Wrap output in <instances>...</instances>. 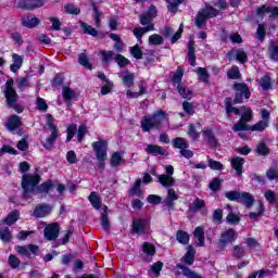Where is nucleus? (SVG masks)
Wrapping results in <instances>:
<instances>
[{
    "instance_id": "56",
    "label": "nucleus",
    "mask_w": 278,
    "mask_h": 278,
    "mask_svg": "<svg viewBox=\"0 0 278 278\" xmlns=\"http://www.w3.org/2000/svg\"><path fill=\"white\" fill-rule=\"evenodd\" d=\"M149 42L150 45H154V46L163 45L164 38L157 34H154L149 37Z\"/></svg>"
},
{
    "instance_id": "10",
    "label": "nucleus",
    "mask_w": 278,
    "mask_h": 278,
    "mask_svg": "<svg viewBox=\"0 0 278 278\" xmlns=\"http://www.w3.org/2000/svg\"><path fill=\"white\" fill-rule=\"evenodd\" d=\"M238 240V233L233 230V228H229L222 232L219 238L220 247H227V244H231Z\"/></svg>"
},
{
    "instance_id": "44",
    "label": "nucleus",
    "mask_w": 278,
    "mask_h": 278,
    "mask_svg": "<svg viewBox=\"0 0 278 278\" xmlns=\"http://www.w3.org/2000/svg\"><path fill=\"white\" fill-rule=\"evenodd\" d=\"M232 54L236 56V59L239 62H241V64H244V62H247V60H248L247 52H244V50H242V49L233 50Z\"/></svg>"
},
{
    "instance_id": "21",
    "label": "nucleus",
    "mask_w": 278,
    "mask_h": 278,
    "mask_svg": "<svg viewBox=\"0 0 278 278\" xmlns=\"http://www.w3.org/2000/svg\"><path fill=\"white\" fill-rule=\"evenodd\" d=\"M134 233H147V220L146 219H135L132 222Z\"/></svg>"
},
{
    "instance_id": "35",
    "label": "nucleus",
    "mask_w": 278,
    "mask_h": 278,
    "mask_svg": "<svg viewBox=\"0 0 278 278\" xmlns=\"http://www.w3.org/2000/svg\"><path fill=\"white\" fill-rule=\"evenodd\" d=\"M227 210H229V214L226 217V220L229 225H238L240 223V217L233 213H231V205H226Z\"/></svg>"
},
{
    "instance_id": "15",
    "label": "nucleus",
    "mask_w": 278,
    "mask_h": 278,
    "mask_svg": "<svg viewBox=\"0 0 278 278\" xmlns=\"http://www.w3.org/2000/svg\"><path fill=\"white\" fill-rule=\"evenodd\" d=\"M15 251L20 253V255H25L26 257H29V255H36L38 253L39 249L38 245L29 244V245H17L15 247Z\"/></svg>"
},
{
    "instance_id": "32",
    "label": "nucleus",
    "mask_w": 278,
    "mask_h": 278,
    "mask_svg": "<svg viewBox=\"0 0 278 278\" xmlns=\"http://www.w3.org/2000/svg\"><path fill=\"white\" fill-rule=\"evenodd\" d=\"M63 99L66 103L73 101V99H75V97H77V93H75V90L68 88V87H63Z\"/></svg>"
},
{
    "instance_id": "31",
    "label": "nucleus",
    "mask_w": 278,
    "mask_h": 278,
    "mask_svg": "<svg viewBox=\"0 0 278 278\" xmlns=\"http://www.w3.org/2000/svg\"><path fill=\"white\" fill-rule=\"evenodd\" d=\"M268 125V121L262 119L252 126H248V131H264Z\"/></svg>"
},
{
    "instance_id": "22",
    "label": "nucleus",
    "mask_w": 278,
    "mask_h": 278,
    "mask_svg": "<svg viewBox=\"0 0 278 278\" xmlns=\"http://www.w3.org/2000/svg\"><path fill=\"white\" fill-rule=\"evenodd\" d=\"M239 203H242L245 207H253V203H255V198L253 194L249 192H241L239 197Z\"/></svg>"
},
{
    "instance_id": "41",
    "label": "nucleus",
    "mask_w": 278,
    "mask_h": 278,
    "mask_svg": "<svg viewBox=\"0 0 278 278\" xmlns=\"http://www.w3.org/2000/svg\"><path fill=\"white\" fill-rule=\"evenodd\" d=\"M78 64H80V66H84L85 68H88L89 71H92V65L90 64V61L88 60V55H86V53H80L78 55Z\"/></svg>"
},
{
    "instance_id": "45",
    "label": "nucleus",
    "mask_w": 278,
    "mask_h": 278,
    "mask_svg": "<svg viewBox=\"0 0 278 278\" xmlns=\"http://www.w3.org/2000/svg\"><path fill=\"white\" fill-rule=\"evenodd\" d=\"M122 79L124 86H126L127 88H131V86H134V74L126 72Z\"/></svg>"
},
{
    "instance_id": "52",
    "label": "nucleus",
    "mask_w": 278,
    "mask_h": 278,
    "mask_svg": "<svg viewBox=\"0 0 278 278\" xmlns=\"http://www.w3.org/2000/svg\"><path fill=\"white\" fill-rule=\"evenodd\" d=\"M256 38L257 40H261V42L264 41V38H266V26L264 24H258Z\"/></svg>"
},
{
    "instance_id": "18",
    "label": "nucleus",
    "mask_w": 278,
    "mask_h": 278,
    "mask_svg": "<svg viewBox=\"0 0 278 278\" xmlns=\"http://www.w3.org/2000/svg\"><path fill=\"white\" fill-rule=\"evenodd\" d=\"M22 25L28 29H34V27H38V25H40V18L34 15L24 16L22 17Z\"/></svg>"
},
{
    "instance_id": "24",
    "label": "nucleus",
    "mask_w": 278,
    "mask_h": 278,
    "mask_svg": "<svg viewBox=\"0 0 278 278\" xmlns=\"http://www.w3.org/2000/svg\"><path fill=\"white\" fill-rule=\"evenodd\" d=\"M148 155H165L166 150L156 144H148L146 148Z\"/></svg>"
},
{
    "instance_id": "34",
    "label": "nucleus",
    "mask_w": 278,
    "mask_h": 278,
    "mask_svg": "<svg viewBox=\"0 0 278 278\" xmlns=\"http://www.w3.org/2000/svg\"><path fill=\"white\" fill-rule=\"evenodd\" d=\"M188 60L191 66H197V58L194 56V42L188 43Z\"/></svg>"
},
{
    "instance_id": "2",
    "label": "nucleus",
    "mask_w": 278,
    "mask_h": 278,
    "mask_svg": "<svg viewBox=\"0 0 278 278\" xmlns=\"http://www.w3.org/2000/svg\"><path fill=\"white\" fill-rule=\"evenodd\" d=\"M38 184H40V176L25 174L22 178V188L24 190L25 197H27V194H29L30 192H33V194H36L38 192L47 193L49 192V190H51L53 186L51 181H46L36 188Z\"/></svg>"
},
{
    "instance_id": "49",
    "label": "nucleus",
    "mask_w": 278,
    "mask_h": 278,
    "mask_svg": "<svg viewBox=\"0 0 278 278\" xmlns=\"http://www.w3.org/2000/svg\"><path fill=\"white\" fill-rule=\"evenodd\" d=\"M168 5V10L169 12H177V9L179 8V5H181V3H184V0H166Z\"/></svg>"
},
{
    "instance_id": "9",
    "label": "nucleus",
    "mask_w": 278,
    "mask_h": 278,
    "mask_svg": "<svg viewBox=\"0 0 278 278\" xmlns=\"http://www.w3.org/2000/svg\"><path fill=\"white\" fill-rule=\"evenodd\" d=\"M12 86H14V79L11 78L7 81L4 91L5 99L10 108H14V103H16V100L18 99V94Z\"/></svg>"
},
{
    "instance_id": "55",
    "label": "nucleus",
    "mask_w": 278,
    "mask_h": 278,
    "mask_svg": "<svg viewBox=\"0 0 278 278\" xmlns=\"http://www.w3.org/2000/svg\"><path fill=\"white\" fill-rule=\"evenodd\" d=\"M80 27L84 29L85 34H88L89 36H97V29H94L92 26L81 22Z\"/></svg>"
},
{
    "instance_id": "58",
    "label": "nucleus",
    "mask_w": 278,
    "mask_h": 278,
    "mask_svg": "<svg viewBox=\"0 0 278 278\" xmlns=\"http://www.w3.org/2000/svg\"><path fill=\"white\" fill-rule=\"evenodd\" d=\"M269 55L271 60L278 61V43L277 42H273L269 46Z\"/></svg>"
},
{
    "instance_id": "62",
    "label": "nucleus",
    "mask_w": 278,
    "mask_h": 278,
    "mask_svg": "<svg viewBox=\"0 0 278 278\" xmlns=\"http://www.w3.org/2000/svg\"><path fill=\"white\" fill-rule=\"evenodd\" d=\"M66 161L68 164H77L78 160H77V154L75 153V151H68L66 153Z\"/></svg>"
},
{
    "instance_id": "59",
    "label": "nucleus",
    "mask_w": 278,
    "mask_h": 278,
    "mask_svg": "<svg viewBox=\"0 0 278 278\" xmlns=\"http://www.w3.org/2000/svg\"><path fill=\"white\" fill-rule=\"evenodd\" d=\"M130 53L136 60L142 59V50L140 49V46L136 45L130 48Z\"/></svg>"
},
{
    "instance_id": "42",
    "label": "nucleus",
    "mask_w": 278,
    "mask_h": 278,
    "mask_svg": "<svg viewBox=\"0 0 278 278\" xmlns=\"http://www.w3.org/2000/svg\"><path fill=\"white\" fill-rule=\"evenodd\" d=\"M194 72L199 75L200 81H203L204 84H207V81H210V75H207V70L206 68L199 67Z\"/></svg>"
},
{
    "instance_id": "4",
    "label": "nucleus",
    "mask_w": 278,
    "mask_h": 278,
    "mask_svg": "<svg viewBox=\"0 0 278 278\" xmlns=\"http://www.w3.org/2000/svg\"><path fill=\"white\" fill-rule=\"evenodd\" d=\"M241 118L238 123L233 125V131H249L250 121H253V110L251 108L241 106Z\"/></svg>"
},
{
    "instance_id": "33",
    "label": "nucleus",
    "mask_w": 278,
    "mask_h": 278,
    "mask_svg": "<svg viewBox=\"0 0 278 278\" xmlns=\"http://www.w3.org/2000/svg\"><path fill=\"white\" fill-rule=\"evenodd\" d=\"M140 186H142V180L137 179L134 187L129 190V197H140V194H142V189H140Z\"/></svg>"
},
{
    "instance_id": "26",
    "label": "nucleus",
    "mask_w": 278,
    "mask_h": 278,
    "mask_svg": "<svg viewBox=\"0 0 278 278\" xmlns=\"http://www.w3.org/2000/svg\"><path fill=\"white\" fill-rule=\"evenodd\" d=\"M176 268H179V270H181V275H184V277L187 278H203L202 275L197 274L195 271L191 270L190 268L181 265V264H177Z\"/></svg>"
},
{
    "instance_id": "6",
    "label": "nucleus",
    "mask_w": 278,
    "mask_h": 278,
    "mask_svg": "<svg viewBox=\"0 0 278 278\" xmlns=\"http://www.w3.org/2000/svg\"><path fill=\"white\" fill-rule=\"evenodd\" d=\"M92 149L96 153L97 160L100 161V168H103V163L108 160V141H96L92 143Z\"/></svg>"
},
{
    "instance_id": "48",
    "label": "nucleus",
    "mask_w": 278,
    "mask_h": 278,
    "mask_svg": "<svg viewBox=\"0 0 278 278\" xmlns=\"http://www.w3.org/2000/svg\"><path fill=\"white\" fill-rule=\"evenodd\" d=\"M227 77L228 79H240V68L236 65L232 66V68L227 72Z\"/></svg>"
},
{
    "instance_id": "28",
    "label": "nucleus",
    "mask_w": 278,
    "mask_h": 278,
    "mask_svg": "<svg viewBox=\"0 0 278 278\" xmlns=\"http://www.w3.org/2000/svg\"><path fill=\"white\" fill-rule=\"evenodd\" d=\"M155 29V26L153 24L148 25L147 27L141 28H135L134 29V36H136L137 40H142V36L149 31H153Z\"/></svg>"
},
{
    "instance_id": "63",
    "label": "nucleus",
    "mask_w": 278,
    "mask_h": 278,
    "mask_svg": "<svg viewBox=\"0 0 278 278\" xmlns=\"http://www.w3.org/2000/svg\"><path fill=\"white\" fill-rule=\"evenodd\" d=\"M115 62H117V64H118V66H121V68H123L129 64V61L127 60V58L123 56V54H118L115 58Z\"/></svg>"
},
{
    "instance_id": "12",
    "label": "nucleus",
    "mask_w": 278,
    "mask_h": 278,
    "mask_svg": "<svg viewBox=\"0 0 278 278\" xmlns=\"http://www.w3.org/2000/svg\"><path fill=\"white\" fill-rule=\"evenodd\" d=\"M257 16L261 18H264L266 14H269V18H277L278 16V7H268V5H263L256 10Z\"/></svg>"
},
{
    "instance_id": "57",
    "label": "nucleus",
    "mask_w": 278,
    "mask_h": 278,
    "mask_svg": "<svg viewBox=\"0 0 278 278\" xmlns=\"http://www.w3.org/2000/svg\"><path fill=\"white\" fill-rule=\"evenodd\" d=\"M184 77V67H178L174 74L173 81L178 86L181 85V78Z\"/></svg>"
},
{
    "instance_id": "23",
    "label": "nucleus",
    "mask_w": 278,
    "mask_h": 278,
    "mask_svg": "<svg viewBox=\"0 0 278 278\" xmlns=\"http://www.w3.org/2000/svg\"><path fill=\"white\" fill-rule=\"evenodd\" d=\"M201 130V124H190L189 125V129H188V136L189 138H191V140H198L199 138H201V132H199Z\"/></svg>"
},
{
    "instance_id": "43",
    "label": "nucleus",
    "mask_w": 278,
    "mask_h": 278,
    "mask_svg": "<svg viewBox=\"0 0 278 278\" xmlns=\"http://www.w3.org/2000/svg\"><path fill=\"white\" fill-rule=\"evenodd\" d=\"M203 136H205V138H207L210 144H212V147H216V137H214V132H212V129L210 128H205L202 130Z\"/></svg>"
},
{
    "instance_id": "61",
    "label": "nucleus",
    "mask_w": 278,
    "mask_h": 278,
    "mask_svg": "<svg viewBox=\"0 0 278 278\" xmlns=\"http://www.w3.org/2000/svg\"><path fill=\"white\" fill-rule=\"evenodd\" d=\"M182 110L184 112H186V114H188L189 116H192L194 114V106L192 105V103L185 101L182 103Z\"/></svg>"
},
{
    "instance_id": "36",
    "label": "nucleus",
    "mask_w": 278,
    "mask_h": 278,
    "mask_svg": "<svg viewBox=\"0 0 278 278\" xmlns=\"http://www.w3.org/2000/svg\"><path fill=\"white\" fill-rule=\"evenodd\" d=\"M177 88L182 99H188V100L192 99L193 97L192 90H190L189 88H186V86L184 85H178Z\"/></svg>"
},
{
    "instance_id": "64",
    "label": "nucleus",
    "mask_w": 278,
    "mask_h": 278,
    "mask_svg": "<svg viewBox=\"0 0 278 278\" xmlns=\"http://www.w3.org/2000/svg\"><path fill=\"white\" fill-rule=\"evenodd\" d=\"M267 178L270 179V181L276 180L278 181V169L277 168H269L266 173Z\"/></svg>"
},
{
    "instance_id": "27",
    "label": "nucleus",
    "mask_w": 278,
    "mask_h": 278,
    "mask_svg": "<svg viewBox=\"0 0 278 278\" xmlns=\"http://www.w3.org/2000/svg\"><path fill=\"white\" fill-rule=\"evenodd\" d=\"M231 166L236 170L237 175L242 176V167L244 166V159L236 156L231 160Z\"/></svg>"
},
{
    "instance_id": "60",
    "label": "nucleus",
    "mask_w": 278,
    "mask_h": 278,
    "mask_svg": "<svg viewBox=\"0 0 278 278\" xmlns=\"http://www.w3.org/2000/svg\"><path fill=\"white\" fill-rule=\"evenodd\" d=\"M261 86L263 90H270V88H273V85L270 83V77L264 76L263 78H261Z\"/></svg>"
},
{
    "instance_id": "3",
    "label": "nucleus",
    "mask_w": 278,
    "mask_h": 278,
    "mask_svg": "<svg viewBox=\"0 0 278 278\" xmlns=\"http://www.w3.org/2000/svg\"><path fill=\"white\" fill-rule=\"evenodd\" d=\"M166 121V113L159 111L153 115H146L141 119V129L144 132L151 131V129H159Z\"/></svg>"
},
{
    "instance_id": "53",
    "label": "nucleus",
    "mask_w": 278,
    "mask_h": 278,
    "mask_svg": "<svg viewBox=\"0 0 278 278\" xmlns=\"http://www.w3.org/2000/svg\"><path fill=\"white\" fill-rule=\"evenodd\" d=\"M264 197L268 203H275V201H278V193H275L273 190L265 191Z\"/></svg>"
},
{
    "instance_id": "51",
    "label": "nucleus",
    "mask_w": 278,
    "mask_h": 278,
    "mask_svg": "<svg viewBox=\"0 0 278 278\" xmlns=\"http://www.w3.org/2000/svg\"><path fill=\"white\" fill-rule=\"evenodd\" d=\"M0 238L3 242H10L12 240V232H10V228L0 229Z\"/></svg>"
},
{
    "instance_id": "19",
    "label": "nucleus",
    "mask_w": 278,
    "mask_h": 278,
    "mask_svg": "<svg viewBox=\"0 0 278 278\" xmlns=\"http://www.w3.org/2000/svg\"><path fill=\"white\" fill-rule=\"evenodd\" d=\"M4 125L9 131H14V129H18L23 123L21 122V117H18V115H12L8 118Z\"/></svg>"
},
{
    "instance_id": "40",
    "label": "nucleus",
    "mask_w": 278,
    "mask_h": 278,
    "mask_svg": "<svg viewBox=\"0 0 278 278\" xmlns=\"http://www.w3.org/2000/svg\"><path fill=\"white\" fill-rule=\"evenodd\" d=\"M176 240L180 244H188V242H190V236L184 230H178L176 233Z\"/></svg>"
},
{
    "instance_id": "30",
    "label": "nucleus",
    "mask_w": 278,
    "mask_h": 278,
    "mask_svg": "<svg viewBox=\"0 0 278 278\" xmlns=\"http://www.w3.org/2000/svg\"><path fill=\"white\" fill-rule=\"evenodd\" d=\"M123 164H125V159L123 157V153L122 152L113 153L111 157V166L116 168L118 166H123Z\"/></svg>"
},
{
    "instance_id": "11",
    "label": "nucleus",
    "mask_w": 278,
    "mask_h": 278,
    "mask_svg": "<svg viewBox=\"0 0 278 278\" xmlns=\"http://www.w3.org/2000/svg\"><path fill=\"white\" fill-rule=\"evenodd\" d=\"M43 236L49 241L58 240V236H60V225L58 224H50L43 230Z\"/></svg>"
},
{
    "instance_id": "20",
    "label": "nucleus",
    "mask_w": 278,
    "mask_h": 278,
    "mask_svg": "<svg viewBox=\"0 0 278 278\" xmlns=\"http://www.w3.org/2000/svg\"><path fill=\"white\" fill-rule=\"evenodd\" d=\"M194 255H197L194 248L188 247L187 253L182 256L181 262L187 264V266H192L194 264Z\"/></svg>"
},
{
    "instance_id": "7",
    "label": "nucleus",
    "mask_w": 278,
    "mask_h": 278,
    "mask_svg": "<svg viewBox=\"0 0 278 278\" xmlns=\"http://www.w3.org/2000/svg\"><path fill=\"white\" fill-rule=\"evenodd\" d=\"M164 168L165 174L157 176L159 184L164 188H172V186H175V178L173 177L175 175V167L173 165H165Z\"/></svg>"
},
{
    "instance_id": "8",
    "label": "nucleus",
    "mask_w": 278,
    "mask_h": 278,
    "mask_svg": "<svg viewBox=\"0 0 278 278\" xmlns=\"http://www.w3.org/2000/svg\"><path fill=\"white\" fill-rule=\"evenodd\" d=\"M47 125L50 127L52 132H51L50 137L47 139L43 147L46 149H51V147H53V142H55V140H58L59 134H58V126H55L53 116L50 114L47 115Z\"/></svg>"
},
{
    "instance_id": "16",
    "label": "nucleus",
    "mask_w": 278,
    "mask_h": 278,
    "mask_svg": "<svg viewBox=\"0 0 278 278\" xmlns=\"http://www.w3.org/2000/svg\"><path fill=\"white\" fill-rule=\"evenodd\" d=\"M53 210L49 204H39L35 207L34 216L36 218H45V216H49V213Z\"/></svg>"
},
{
    "instance_id": "39",
    "label": "nucleus",
    "mask_w": 278,
    "mask_h": 278,
    "mask_svg": "<svg viewBox=\"0 0 278 278\" xmlns=\"http://www.w3.org/2000/svg\"><path fill=\"white\" fill-rule=\"evenodd\" d=\"M18 216H21V213L18 211L11 212L5 219L2 220V223H5V225H14L16 220H18Z\"/></svg>"
},
{
    "instance_id": "47",
    "label": "nucleus",
    "mask_w": 278,
    "mask_h": 278,
    "mask_svg": "<svg viewBox=\"0 0 278 278\" xmlns=\"http://www.w3.org/2000/svg\"><path fill=\"white\" fill-rule=\"evenodd\" d=\"M48 20L52 24L51 29L53 31H60V29H62V22H60V18H58L55 16H51V17H48Z\"/></svg>"
},
{
    "instance_id": "29",
    "label": "nucleus",
    "mask_w": 278,
    "mask_h": 278,
    "mask_svg": "<svg viewBox=\"0 0 278 278\" xmlns=\"http://www.w3.org/2000/svg\"><path fill=\"white\" fill-rule=\"evenodd\" d=\"M193 237L198 240V247H205V231L202 227H197Z\"/></svg>"
},
{
    "instance_id": "38",
    "label": "nucleus",
    "mask_w": 278,
    "mask_h": 278,
    "mask_svg": "<svg viewBox=\"0 0 278 278\" xmlns=\"http://www.w3.org/2000/svg\"><path fill=\"white\" fill-rule=\"evenodd\" d=\"M173 147L175 149H180V151L184 149H188V140L181 137H177L173 140Z\"/></svg>"
},
{
    "instance_id": "13",
    "label": "nucleus",
    "mask_w": 278,
    "mask_h": 278,
    "mask_svg": "<svg viewBox=\"0 0 278 278\" xmlns=\"http://www.w3.org/2000/svg\"><path fill=\"white\" fill-rule=\"evenodd\" d=\"M142 260L143 262H153V255H155V245L150 242H144L142 244Z\"/></svg>"
},
{
    "instance_id": "1",
    "label": "nucleus",
    "mask_w": 278,
    "mask_h": 278,
    "mask_svg": "<svg viewBox=\"0 0 278 278\" xmlns=\"http://www.w3.org/2000/svg\"><path fill=\"white\" fill-rule=\"evenodd\" d=\"M235 99L233 101L231 98L225 99V105H226V115L228 118H231V114H236V116H240L242 113V108L238 109L233 105H238V103H242L244 99H251V91L249 90V87L242 83H238L233 85Z\"/></svg>"
},
{
    "instance_id": "5",
    "label": "nucleus",
    "mask_w": 278,
    "mask_h": 278,
    "mask_svg": "<svg viewBox=\"0 0 278 278\" xmlns=\"http://www.w3.org/2000/svg\"><path fill=\"white\" fill-rule=\"evenodd\" d=\"M214 16H218V10L214 9V7L206 5L205 9L199 11L195 17L197 27L203 29V25H205L207 18H214Z\"/></svg>"
},
{
    "instance_id": "50",
    "label": "nucleus",
    "mask_w": 278,
    "mask_h": 278,
    "mask_svg": "<svg viewBox=\"0 0 278 278\" xmlns=\"http://www.w3.org/2000/svg\"><path fill=\"white\" fill-rule=\"evenodd\" d=\"M241 193L240 191H228L225 193V197L228 201H237L239 203Z\"/></svg>"
},
{
    "instance_id": "14",
    "label": "nucleus",
    "mask_w": 278,
    "mask_h": 278,
    "mask_svg": "<svg viewBox=\"0 0 278 278\" xmlns=\"http://www.w3.org/2000/svg\"><path fill=\"white\" fill-rule=\"evenodd\" d=\"M17 5L23 10H35V8H42L45 0H21Z\"/></svg>"
},
{
    "instance_id": "37",
    "label": "nucleus",
    "mask_w": 278,
    "mask_h": 278,
    "mask_svg": "<svg viewBox=\"0 0 278 278\" xmlns=\"http://www.w3.org/2000/svg\"><path fill=\"white\" fill-rule=\"evenodd\" d=\"M89 201H90L92 207H94V210L101 208V198L99 197V194H97V192L90 193Z\"/></svg>"
},
{
    "instance_id": "54",
    "label": "nucleus",
    "mask_w": 278,
    "mask_h": 278,
    "mask_svg": "<svg viewBox=\"0 0 278 278\" xmlns=\"http://www.w3.org/2000/svg\"><path fill=\"white\" fill-rule=\"evenodd\" d=\"M64 10H65L66 14H74V15H77V14H79V12H81V10H79V8H77V5H75L73 3L65 4Z\"/></svg>"
},
{
    "instance_id": "46",
    "label": "nucleus",
    "mask_w": 278,
    "mask_h": 278,
    "mask_svg": "<svg viewBox=\"0 0 278 278\" xmlns=\"http://www.w3.org/2000/svg\"><path fill=\"white\" fill-rule=\"evenodd\" d=\"M203 207H205V201L198 198L191 204L190 210L192 212H199V210H203Z\"/></svg>"
},
{
    "instance_id": "17",
    "label": "nucleus",
    "mask_w": 278,
    "mask_h": 278,
    "mask_svg": "<svg viewBox=\"0 0 278 278\" xmlns=\"http://www.w3.org/2000/svg\"><path fill=\"white\" fill-rule=\"evenodd\" d=\"M157 16V9L155 7H151L147 13L140 15L141 25H149Z\"/></svg>"
},
{
    "instance_id": "25",
    "label": "nucleus",
    "mask_w": 278,
    "mask_h": 278,
    "mask_svg": "<svg viewBox=\"0 0 278 278\" xmlns=\"http://www.w3.org/2000/svg\"><path fill=\"white\" fill-rule=\"evenodd\" d=\"M12 64L10 65V71L12 73H16V71H20V68L23 66V56L13 53L12 54Z\"/></svg>"
}]
</instances>
